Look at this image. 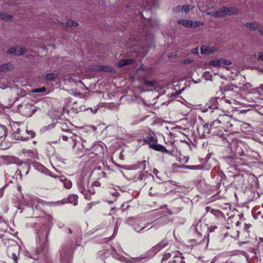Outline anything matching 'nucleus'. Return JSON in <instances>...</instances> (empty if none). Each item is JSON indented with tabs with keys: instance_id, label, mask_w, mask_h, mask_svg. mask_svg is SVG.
<instances>
[{
	"instance_id": "f257e3e1",
	"label": "nucleus",
	"mask_w": 263,
	"mask_h": 263,
	"mask_svg": "<svg viewBox=\"0 0 263 263\" xmlns=\"http://www.w3.org/2000/svg\"><path fill=\"white\" fill-rule=\"evenodd\" d=\"M146 163L147 161L145 160L138 162L137 164L130 166V168L128 170L130 171L139 170L140 174L138 176L137 178L138 179L140 180H151L153 179V176L151 174H147V172H144Z\"/></svg>"
},
{
	"instance_id": "f03ea898",
	"label": "nucleus",
	"mask_w": 263,
	"mask_h": 263,
	"mask_svg": "<svg viewBox=\"0 0 263 263\" xmlns=\"http://www.w3.org/2000/svg\"><path fill=\"white\" fill-rule=\"evenodd\" d=\"M98 183L99 182H79L78 186L80 192L86 198H88L90 195L94 194V186L97 185Z\"/></svg>"
},
{
	"instance_id": "7ed1b4c3",
	"label": "nucleus",
	"mask_w": 263,
	"mask_h": 263,
	"mask_svg": "<svg viewBox=\"0 0 263 263\" xmlns=\"http://www.w3.org/2000/svg\"><path fill=\"white\" fill-rule=\"evenodd\" d=\"M238 12L237 8L235 7H222L216 11L208 12L207 14L216 18L223 17L226 15H231Z\"/></svg>"
},
{
	"instance_id": "20e7f679",
	"label": "nucleus",
	"mask_w": 263,
	"mask_h": 263,
	"mask_svg": "<svg viewBox=\"0 0 263 263\" xmlns=\"http://www.w3.org/2000/svg\"><path fill=\"white\" fill-rule=\"evenodd\" d=\"M229 119V116L227 115H223L219 117V119L215 120L210 124L211 130L214 134H220L222 133V128H220L219 126L221 125V122L226 121L227 119Z\"/></svg>"
},
{
	"instance_id": "39448f33",
	"label": "nucleus",
	"mask_w": 263,
	"mask_h": 263,
	"mask_svg": "<svg viewBox=\"0 0 263 263\" xmlns=\"http://www.w3.org/2000/svg\"><path fill=\"white\" fill-rule=\"evenodd\" d=\"M24 203L27 205H31L32 207L35 206L37 208V204L39 203H43V201L38 197H35L33 196H28L25 198L23 197Z\"/></svg>"
},
{
	"instance_id": "423d86ee",
	"label": "nucleus",
	"mask_w": 263,
	"mask_h": 263,
	"mask_svg": "<svg viewBox=\"0 0 263 263\" xmlns=\"http://www.w3.org/2000/svg\"><path fill=\"white\" fill-rule=\"evenodd\" d=\"M27 52L26 48H22L20 46H15L9 48L7 51V53L13 54L15 55H21Z\"/></svg>"
},
{
	"instance_id": "0eeeda50",
	"label": "nucleus",
	"mask_w": 263,
	"mask_h": 263,
	"mask_svg": "<svg viewBox=\"0 0 263 263\" xmlns=\"http://www.w3.org/2000/svg\"><path fill=\"white\" fill-rule=\"evenodd\" d=\"M168 221L169 219L168 217L166 216H163L159 218H157L151 223V226H150V227L147 228V230H149L155 226H161L164 225L165 223L168 222Z\"/></svg>"
},
{
	"instance_id": "6e6552de",
	"label": "nucleus",
	"mask_w": 263,
	"mask_h": 263,
	"mask_svg": "<svg viewBox=\"0 0 263 263\" xmlns=\"http://www.w3.org/2000/svg\"><path fill=\"white\" fill-rule=\"evenodd\" d=\"M71 253V249L70 247L63 248L60 253V256L62 259L65 260L69 257Z\"/></svg>"
},
{
	"instance_id": "1a4fd4ad",
	"label": "nucleus",
	"mask_w": 263,
	"mask_h": 263,
	"mask_svg": "<svg viewBox=\"0 0 263 263\" xmlns=\"http://www.w3.org/2000/svg\"><path fill=\"white\" fill-rule=\"evenodd\" d=\"M217 49L215 47L209 46H202L200 48L201 53L202 54H211Z\"/></svg>"
},
{
	"instance_id": "9d476101",
	"label": "nucleus",
	"mask_w": 263,
	"mask_h": 263,
	"mask_svg": "<svg viewBox=\"0 0 263 263\" xmlns=\"http://www.w3.org/2000/svg\"><path fill=\"white\" fill-rule=\"evenodd\" d=\"M151 225L150 223H147L145 225L143 226L141 223H138L134 224V229L138 233L142 232L145 228L150 227Z\"/></svg>"
},
{
	"instance_id": "9b49d317",
	"label": "nucleus",
	"mask_w": 263,
	"mask_h": 263,
	"mask_svg": "<svg viewBox=\"0 0 263 263\" xmlns=\"http://www.w3.org/2000/svg\"><path fill=\"white\" fill-rule=\"evenodd\" d=\"M151 147H152L153 149H155L157 151L161 152L162 153H166L167 154H170L171 152L167 150L165 147L160 144H151Z\"/></svg>"
},
{
	"instance_id": "f8f14e48",
	"label": "nucleus",
	"mask_w": 263,
	"mask_h": 263,
	"mask_svg": "<svg viewBox=\"0 0 263 263\" xmlns=\"http://www.w3.org/2000/svg\"><path fill=\"white\" fill-rule=\"evenodd\" d=\"M14 252H12L10 256L14 261V263H18L17 260L19 256V251L20 248L18 246H15L13 248Z\"/></svg>"
},
{
	"instance_id": "ddd939ff",
	"label": "nucleus",
	"mask_w": 263,
	"mask_h": 263,
	"mask_svg": "<svg viewBox=\"0 0 263 263\" xmlns=\"http://www.w3.org/2000/svg\"><path fill=\"white\" fill-rule=\"evenodd\" d=\"M231 118L229 117V119H227L226 121L221 122V125L219 126V127L224 129L225 131H227L233 126L232 124L231 123Z\"/></svg>"
},
{
	"instance_id": "4468645a",
	"label": "nucleus",
	"mask_w": 263,
	"mask_h": 263,
	"mask_svg": "<svg viewBox=\"0 0 263 263\" xmlns=\"http://www.w3.org/2000/svg\"><path fill=\"white\" fill-rule=\"evenodd\" d=\"M135 62L134 59H125L121 60L118 64L119 67H122L124 66L132 65Z\"/></svg>"
},
{
	"instance_id": "2eb2a0df",
	"label": "nucleus",
	"mask_w": 263,
	"mask_h": 263,
	"mask_svg": "<svg viewBox=\"0 0 263 263\" xmlns=\"http://www.w3.org/2000/svg\"><path fill=\"white\" fill-rule=\"evenodd\" d=\"M13 68L12 66L10 63H6L0 65V72H7L12 69Z\"/></svg>"
},
{
	"instance_id": "dca6fc26",
	"label": "nucleus",
	"mask_w": 263,
	"mask_h": 263,
	"mask_svg": "<svg viewBox=\"0 0 263 263\" xmlns=\"http://www.w3.org/2000/svg\"><path fill=\"white\" fill-rule=\"evenodd\" d=\"M178 23L185 27L191 28L192 21L189 20L180 19L178 20Z\"/></svg>"
},
{
	"instance_id": "f3484780",
	"label": "nucleus",
	"mask_w": 263,
	"mask_h": 263,
	"mask_svg": "<svg viewBox=\"0 0 263 263\" xmlns=\"http://www.w3.org/2000/svg\"><path fill=\"white\" fill-rule=\"evenodd\" d=\"M245 26L248 28L251 31L256 30L258 27V24L255 22L251 23H246L245 24Z\"/></svg>"
},
{
	"instance_id": "a211bd4d",
	"label": "nucleus",
	"mask_w": 263,
	"mask_h": 263,
	"mask_svg": "<svg viewBox=\"0 0 263 263\" xmlns=\"http://www.w3.org/2000/svg\"><path fill=\"white\" fill-rule=\"evenodd\" d=\"M12 15L8 14L6 12H0V20L9 21L12 20Z\"/></svg>"
},
{
	"instance_id": "6ab92c4d",
	"label": "nucleus",
	"mask_w": 263,
	"mask_h": 263,
	"mask_svg": "<svg viewBox=\"0 0 263 263\" xmlns=\"http://www.w3.org/2000/svg\"><path fill=\"white\" fill-rule=\"evenodd\" d=\"M93 69L100 71H111V70L110 67L105 66H99L96 68H93Z\"/></svg>"
},
{
	"instance_id": "aec40b11",
	"label": "nucleus",
	"mask_w": 263,
	"mask_h": 263,
	"mask_svg": "<svg viewBox=\"0 0 263 263\" xmlns=\"http://www.w3.org/2000/svg\"><path fill=\"white\" fill-rule=\"evenodd\" d=\"M203 129V136H205L206 135L209 134L212 130H211L210 125H209L208 124L203 125L202 127Z\"/></svg>"
},
{
	"instance_id": "412c9836",
	"label": "nucleus",
	"mask_w": 263,
	"mask_h": 263,
	"mask_svg": "<svg viewBox=\"0 0 263 263\" xmlns=\"http://www.w3.org/2000/svg\"><path fill=\"white\" fill-rule=\"evenodd\" d=\"M220 59H215L210 62V65L214 67L221 66Z\"/></svg>"
},
{
	"instance_id": "4be33fe9",
	"label": "nucleus",
	"mask_w": 263,
	"mask_h": 263,
	"mask_svg": "<svg viewBox=\"0 0 263 263\" xmlns=\"http://www.w3.org/2000/svg\"><path fill=\"white\" fill-rule=\"evenodd\" d=\"M45 247H46V245H41L39 248H37L36 250V252L37 253V254H40L42 252H46V250L45 249Z\"/></svg>"
},
{
	"instance_id": "5701e85b",
	"label": "nucleus",
	"mask_w": 263,
	"mask_h": 263,
	"mask_svg": "<svg viewBox=\"0 0 263 263\" xmlns=\"http://www.w3.org/2000/svg\"><path fill=\"white\" fill-rule=\"evenodd\" d=\"M203 25V23L201 22H199V21H192V23L191 24V28L192 27H199L200 26H202Z\"/></svg>"
},
{
	"instance_id": "b1692460",
	"label": "nucleus",
	"mask_w": 263,
	"mask_h": 263,
	"mask_svg": "<svg viewBox=\"0 0 263 263\" xmlns=\"http://www.w3.org/2000/svg\"><path fill=\"white\" fill-rule=\"evenodd\" d=\"M98 203H99V202H92L88 203L86 207L84 209V212H87L88 211H89L90 209H91L92 206L98 204Z\"/></svg>"
},
{
	"instance_id": "393cba45",
	"label": "nucleus",
	"mask_w": 263,
	"mask_h": 263,
	"mask_svg": "<svg viewBox=\"0 0 263 263\" xmlns=\"http://www.w3.org/2000/svg\"><path fill=\"white\" fill-rule=\"evenodd\" d=\"M220 59V63L221 66H225L227 65H230L231 64V62L226 59Z\"/></svg>"
},
{
	"instance_id": "a878e982",
	"label": "nucleus",
	"mask_w": 263,
	"mask_h": 263,
	"mask_svg": "<svg viewBox=\"0 0 263 263\" xmlns=\"http://www.w3.org/2000/svg\"><path fill=\"white\" fill-rule=\"evenodd\" d=\"M118 190L121 191L122 192H124V190H123L120 186H117V189H115V191L113 192H110V194L113 195L114 197L117 196L118 193L117 192Z\"/></svg>"
},
{
	"instance_id": "bb28decb",
	"label": "nucleus",
	"mask_w": 263,
	"mask_h": 263,
	"mask_svg": "<svg viewBox=\"0 0 263 263\" xmlns=\"http://www.w3.org/2000/svg\"><path fill=\"white\" fill-rule=\"evenodd\" d=\"M166 245V243L165 242H161L160 243H159L155 246V250L159 251L162 248L164 247Z\"/></svg>"
},
{
	"instance_id": "cd10ccee",
	"label": "nucleus",
	"mask_w": 263,
	"mask_h": 263,
	"mask_svg": "<svg viewBox=\"0 0 263 263\" xmlns=\"http://www.w3.org/2000/svg\"><path fill=\"white\" fill-rule=\"evenodd\" d=\"M6 135V128L4 126L0 125V138H3Z\"/></svg>"
},
{
	"instance_id": "c85d7f7f",
	"label": "nucleus",
	"mask_w": 263,
	"mask_h": 263,
	"mask_svg": "<svg viewBox=\"0 0 263 263\" xmlns=\"http://www.w3.org/2000/svg\"><path fill=\"white\" fill-rule=\"evenodd\" d=\"M66 24L68 26H78V23L77 22H73V21L71 20H69L66 22Z\"/></svg>"
},
{
	"instance_id": "c756f323",
	"label": "nucleus",
	"mask_w": 263,
	"mask_h": 263,
	"mask_svg": "<svg viewBox=\"0 0 263 263\" xmlns=\"http://www.w3.org/2000/svg\"><path fill=\"white\" fill-rule=\"evenodd\" d=\"M193 8V7H192L191 5H184L182 7V9L185 12H187L190 10L192 9Z\"/></svg>"
},
{
	"instance_id": "7c9ffc66",
	"label": "nucleus",
	"mask_w": 263,
	"mask_h": 263,
	"mask_svg": "<svg viewBox=\"0 0 263 263\" xmlns=\"http://www.w3.org/2000/svg\"><path fill=\"white\" fill-rule=\"evenodd\" d=\"M55 77V75L53 73H48L46 76V79L48 81H50L53 80Z\"/></svg>"
},
{
	"instance_id": "2f4dec72",
	"label": "nucleus",
	"mask_w": 263,
	"mask_h": 263,
	"mask_svg": "<svg viewBox=\"0 0 263 263\" xmlns=\"http://www.w3.org/2000/svg\"><path fill=\"white\" fill-rule=\"evenodd\" d=\"M171 256V254L168 252H165L164 254L163 258L162 259V261L166 260L168 258H170Z\"/></svg>"
},
{
	"instance_id": "473e14b6",
	"label": "nucleus",
	"mask_w": 263,
	"mask_h": 263,
	"mask_svg": "<svg viewBox=\"0 0 263 263\" xmlns=\"http://www.w3.org/2000/svg\"><path fill=\"white\" fill-rule=\"evenodd\" d=\"M46 89L45 87H42L34 89V90H33V92L36 93L44 92L46 91Z\"/></svg>"
},
{
	"instance_id": "72a5a7b5",
	"label": "nucleus",
	"mask_w": 263,
	"mask_h": 263,
	"mask_svg": "<svg viewBox=\"0 0 263 263\" xmlns=\"http://www.w3.org/2000/svg\"><path fill=\"white\" fill-rule=\"evenodd\" d=\"M205 210L206 211V212H210L212 214H213L214 215L216 214V213L217 212V211L214 209H211L210 207L209 206H206L205 208Z\"/></svg>"
},
{
	"instance_id": "f704fd0d",
	"label": "nucleus",
	"mask_w": 263,
	"mask_h": 263,
	"mask_svg": "<svg viewBox=\"0 0 263 263\" xmlns=\"http://www.w3.org/2000/svg\"><path fill=\"white\" fill-rule=\"evenodd\" d=\"M64 187L67 189L71 188L72 186L71 182H63Z\"/></svg>"
},
{
	"instance_id": "c9c22d12",
	"label": "nucleus",
	"mask_w": 263,
	"mask_h": 263,
	"mask_svg": "<svg viewBox=\"0 0 263 263\" xmlns=\"http://www.w3.org/2000/svg\"><path fill=\"white\" fill-rule=\"evenodd\" d=\"M154 141H155V139L152 137H148V138H147V142L150 145H151V144H154V143H153L154 142Z\"/></svg>"
},
{
	"instance_id": "e433bc0d",
	"label": "nucleus",
	"mask_w": 263,
	"mask_h": 263,
	"mask_svg": "<svg viewBox=\"0 0 263 263\" xmlns=\"http://www.w3.org/2000/svg\"><path fill=\"white\" fill-rule=\"evenodd\" d=\"M144 83L145 84H147V85H150V86H153L154 85V84L155 83V82H153V81H148V80H145V82H144Z\"/></svg>"
},
{
	"instance_id": "4c0bfd02",
	"label": "nucleus",
	"mask_w": 263,
	"mask_h": 263,
	"mask_svg": "<svg viewBox=\"0 0 263 263\" xmlns=\"http://www.w3.org/2000/svg\"><path fill=\"white\" fill-rule=\"evenodd\" d=\"M26 132L31 138H33L35 137V134L34 132H33L32 131H27V130Z\"/></svg>"
},
{
	"instance_id": "58836bf2",
	"label": "nucleus",
	"mask_w": 263,
	"mask_h": 263,
	"mask_svg": "<svg viewBox=\"0 0 263 263\" xmlns=\"http://www.w3.org/2000/svg\"><path fill=\"white\" fill-rule=\"evenodd\" d=\"M258 60L263 61V51L259 52Z\"/></svg>"
},
{
	"instance_id": "ea45409f",
	"label": "nucleus",
	"mask_w": 263,
	"mask_h": 263,
	"mask_svg": "<svg viewBox=\"0 0 263 263\" xmlns=\"http://www.w3.org/2000/svg\"><path fill=\"white\" fill-rule=\"evenodd\" d=\"M74 96H78L80 97V98H84V97H85V95H84V94H83V93H80V92H79V93H74Z\"/></svg>"
},
{
	"instance_id": "a19ab883",
	"label": "nucleus",
	"mask_w": 263,
	"mask_h": 263,
	"mask_svg": "<svg viewBox=\"0 0 263 263\" xmlns=\"http://www.w3.org/2000/svg\"><path fill=\"white\" fill-rule=\"evenodd\" d=\"M192 52L193 53H198V48L197 47L193 49Z\"/></svg>"
},
{
	"instance_id": "79ce46f5",
	"label": "nucleus",
	"mask_w": 263,
	"mask_h": 263,
	"mask_svg": "<svg viewBox=\"0 0 263 263\" xmlns=\"http://www.w3.org/2000/svg\"><path fill=\"white\" fill-rule=\"evenodd\" d=\"M25 255L26 256H28V257H30V258H33V259H35V258L33 257L30 254L29 252H26V254H25Z\"/></svg>"
},
{
	"instance_id": "37998d69",
	"label": "nucleus",
	"mask_w": 263,
	"mask_h": 263,
	"mask_svg": "<svg viewBox=\"0 0 263 263\" xmlns=\"http://www.w3.org/2000/svg\"><path fill=\"white\" fill-rule=\"evenodd\" d=\"M244 227H245V229L246 230H247L248 229L250 228V227H251V224H248L247 223H245Z\"/></svg>"
},
{
	"instance_id": "c03bdc74",
	"label": "nucleus",
	"mask_w": 263,
	"mask_h": 263,
	"mask_svg": "<svg viewBox=\"0 0 263 263\" xmlns=\"http://www.w3.org/2000/svg\"><path fill=\"white\" fill-rule=\"evenodd\" d=\"M258 31H259V33H260V34L261 36H263V28H259V29L258 30Z\"/></svg>"
},
{
	"instance_id": "a18cd8bd",
	"label": "nucleus",
	"mask_w": 263,
	"mask_h": 263,
	"mask_svg": "<svg viewBox=\"0 0 263 263\" xmlns=\"http://www.w3.org/2000/svg\"><path fill=\"white\" fill-rule=\"evenodd\" d=\"M31 108H32V106H31V105H27L25 106V109H30V110H31Z\"/></svg>"
},
{
	"instance_id": "49530a36",
	"label": "nucleus",
	"mask_w": 263,
	"mask_h": 263,
	"mask_svg": "<svg viewBox=\"0 0 263 263\" xmlns=\"http://www.w3.org/2000/svg\"><path fill=\"white\" fill-rule=\"evenodd\" d=\"M23 152L24 153H28V152H30V153L31 152V151L27 150V149H24L23 150Z\"/></svg>"
},
{
	"instance_id": "de8ad7c7",
	"label": "nucleus",
	"mask_w": 263,
	"mask_h": 263,
	"mask_svg": "<svg viewBox=\"0 0 263 263\" xmlns=\"http://www.w3.org/2000/svg\"><path fill=\"white\" fill-rule=\"evenodd\" d=\"M225 101L229 104H231V101L230 100H226Z\"/></svg>"
},
{
	"instance_id": "09e8293b",
	"label": "nucleus",
	"mask_w": 263,
	"mask_h": 263,
	"mask_svg": "<svg viewBox=\"0 0 263 263\" xmlns=\"http://www.w3.org/2000/svg\"><path fill=\"white\" fill-rule=\"evenodd\" d=\"M68 231L70 234L72 233V230L70 228L68 229Z\"/></svg>"
},
{
	"instance_id": "8fccbe9b",
	"label": "nucleus",
	"mask_w": 263,
	"mask_h": 263,
	"mask_svg": "<svg viewBox=\"0 0 263 263\" xmlns=\"http://www.w3.org/2000/svg\"><path fill=\"white\" fill-rule=\"evenodd\" d=\"M63 138L64 140H66V139H67V137H65V136H63Z\"/></svg>"
},
{
	"instance_id": "3c124183",
	"label": "nucleus",
	"mask_w": 263,
	"mask_h": 263,
	"mask_svg": "<svg viewBox=\"0 0 263 263\" xmlns=\"http://www.w3.org/2000/svg\"><path fill=\"white\" fill-rule=\"evenodd\" d=\"M77 204V201L76 200L74 203V205H76Z\"/></svg>"
},
{
	"instance_id": "603ef678",
	"label": "nucleus",
	"mask_w": 263,
	"mask_h": 263,
	"mask_svg": "<svg viewBox=\"0 0 263 263\" xmlns=\"http://www.w3.org/2000/svg\"><path fill=\"white\" fill-rule=\"evenodd\" d=\"M3 196V193L0 192V197H2Z\"/></svg>"
},
{
	"instance_id": "864d4df0",
	"label": "nucleus",
	"mask_w": 263,
	"mask_h": 263,
	"mask_svg": "<svg viewBox=\"0 0 263 263\" xmlns=\"http://www.w3.org/2000/svg\"><path fill=\"white\" fill-rule=\"evenodd\" d=\"M239 221H237V222H236V225H238V224H239Z\"/></svg>"
},
{
	"instance_id": "5fc2aeb1",
	"label": "nucleus",
	"mask_w": 263,
	"mask_h": 263,
	"mask_svg": "<svg viewBox=\"0 0 263 263\" xmlns=\"http://www.w3.org/2000/svg\"><path fill=\"white\" fill-rule=\"evenodd\" d=\"M20 189H21V186H19L18 187V190H20Z\"/></svg>"
},
{
	"instance_id": "6e6d98bb",
	"label": "nucleus",
	"mask_w": 263,
	"mask_h": 263,
	"mask_svg": "<svg viewBox=\"0 0 263 263\" xmlns=\"http://www.w3.org/2000/svg\"><path fill=\"white\" fill-rule=\"evenodd\" d=\"M28 139V137H27L26 139H25V140H27Z\"/></svg>"
},
{
	"instance_id": "4d7b16f0",
	"label": "nucleus",
	"mask_w": 263,
	"mask_h": 263,
	"mask_svg": "<svg viewBox=\"0 0 263 263\" xmlns=\"http://www.w3.org/2000/svg\"><path fill=\"white\" fill-rule=\"evenodd\" d=\"M260 241H262L263 240V239L262 238H260Z\"/></svg>"
},
{
	"instance_id": "13d9d810",
	"label": "nucleus",
	"mask_w": 263,
	"mask_h": 263,
	"mask_svg": "<svg viewBox=\"0 0 263 263\" xmlns=\"http://www.w3.org/2000/svg\"><path fill=\"white\" fill-rule=\"evenodd\" d=\"M260 241H262L263 240V239L262 238H260Z\"/></svg>"
},
{
	"instance_id": "bf43d9fd",
	"label": "nucleus",
	"mask_w": 263,
	"mask_h": 263,
	"mask_svg": "<svg viewBox=\"0 0 263 263\" xmlns=\"http://www.w3.org/2000/svg\"><path fill=\"white\" fill-rule=\"evenodd\" d=\"M262 207H263V204H262Z\"/></svg>"
}]
</instances>
